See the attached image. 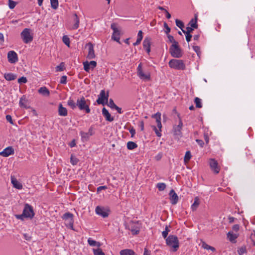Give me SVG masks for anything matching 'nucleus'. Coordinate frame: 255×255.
Returning <instances> with one entry per match:
<instances>
[{
  "mask_svg": "<svg viewBox=\"0 0 255 255\" xmlns=\"http://www.w3.org/2000/svg\"><path fill=\"white\" fill-rule=\"evenodd\" d=\"M78 161H79V160L77 158L73 156L72 155H71V158H70V162L72 165H76L78 163Z\"/></svg>",
  "mask_w": 255,
  "mask_h": 255,
  "instance_id": "37998d69",
  "label": "nucleus"
},
{
  "mask_svg": "<svg viewBox=\"0 0 255 255\" xmlns=\"http://www.w3.org/2000/svg\"><path fill=\"white\" fill-rule=\"evenodd\" d=\"M8 61L11 63L14 64L18 61V56L16 53L14 51H10L7 53Z\"/></svg>",
  "mask_w": 255,
  "mask_h": 255,
  "instance_id": "9b49d317",
  "label": "nucleus"
},
{
  "mask_svg": "<svg viewBox=\"0 0 255 255\" xmlns=\"http://www.w3.org/2000/svg\"><path fill=\"white\" fill-rule=\"evenodd\" d=\"M11 183L13 186L18 189H21L22 188V184L19 183L14 177H11Z\"/></svg>",
  "mask_w": 255,
  "mask_h": 255,
  "instance_id": "412c9836",
  "label": "nucleus"
},
{
  "mask_svg": "<svg viewBox=\"0 0 255 255\" xmlns=\"http://www.w3.org/2000/svg\"><path fill=\"white\" fill-rule=\"evenodd\" d=\"M188 25L194 28H197V15L195 14V18H192L188 23Z\"/></svg>",
  "mask_w": 255,
  "mask_h": 255,
  "instance_id": "b1692460",
  "label": "nucleus"
},
{
  "mask_svg": "<svg viewBox=\"0 0 255 255\" xmlns=\"http://www.w3.org/2000/svg\"><path fill=\"white\" fill-rule=\"evenodd\" d=\"M67 104L73 110L75 109L77 107L76 103H75L74 101L71 99L68 101Z\"/></svg>",
  "mask_w": 255,
  "mask_h": 255,
  "instance_id": "58836bf2",
  "label": "nucleus"
},
{
  "mask_svg": "<svg viewBox=\"0 0 255 255\" xmlns=\"http://www.w3.org/2000/svg\"><path fill=\"white\" fill-rule=\"evenodd\" d=\"M102 114L107 121L112 122L114 121V118L111 117V114L105 108H103L102 109Z\"/></svg>",
  "mask_w": 255,
  "mask_h": 255,
  "instance_id": "6ab92c4d",
  "label": "nucleus"
},
{
  "mask_svg": "<svg viewBox=\"0 0 255 255\" xmlns=\"http://www.w3.org/2000/svg\"><path fill=\"white\" fill-rule=\"evenodd\" d=\"M108 106L111 107L112 109H114L116 107V105L114 103V102L113 99H110L108 103Z\"/></svg>",
  "mask_w": 255,
  "mask_h": 255,
  "instance_id": "de8ad7c7",
  "label": "nucleus"
},
{
  "mask_svg": "<svg viewBox=\"0 0 255 255\" xmlns=\"http://www.w3.org/2000/svg\"><path fill=\"white\" fill-rule=\"evenodd\" d=\"M88 243L90 246L92 247L96 246L98 248H100V247L101 246V244L100 242H96V241L92 240L91 238L88 239Z\"/></svg>",
  "mask_w": 255,
  "mask_h": 255,
  "instance_id": "a878e982",
  "label": "nucleus"
},
{
  "mask_svg": "<svg viewBox=\"0 0 255 255\" xmlns=\"http://www.w3.org/2000/svg\"><path fill=\"white\" fill-rule=\"evenodd\" d=\"M111 29L113 30V33L112 36V38L115 41L120 43V31L118 29V28L116 26V24L115 23H113L111 25Z\"/></svg>",
  "mask_w": 255,
  "mask_h": 255,
  "instance_id": "9d476101",
  "label": "nucleus"
},
{
  "mask_svg": "<svg viewBox=\"0 0 255 255\" xmlns=\"http://www.w3.org/2000/svg\"><path fill=\"white\" fill-rule=\"evenodd\" d=\"M174 134L175 135L177 136L178 137H180L182 136V128H180V127H177V126L174 127Z\"/></svg>",
  "mask_w": 255,
  "mask_h": 255,
  "instance_id": "c85d7f7f",
  "label": "nucleus"
},
{
  "mask_svg": "<svg viewBox=\"0 0 255 255\" xmlns=\"http://www.w3.org/2000/svg\"><path fill=\"white\" fill-rule=\"evenodd\" d=\"M184 33L185 34L186 41L188 42L190 41L192 37V35L190 33Z\"/></svg>",
  "mask_w": 255,
  "mask_h": 255,
  "instance_id": "bf43d9fd",
  "label": "nucleus"
},
{
  "mask_svg": "<svg viewBox=\"0 0 255 255\" xmlns=\"http://www.w3.org/2000/svg\"><path fill=\"white\" fill-rule=\"evenodd\" d=\"M107 189V187L106 186H99L97 188V192H99L101 191L102 190H104Z\"/></svg>",
  "mask_w": 255,
  "mask_h": 255,
  "instance_id": "0e129e2a",
  "label": "nucleus"
},
{
  "mask_svg": "<svg viewBox=\"0 0 255 255\" xmlns=\"http://www.w3.org/2000/svg\"><path fill=\"white\" fill-rule=\"evenodd\" d=\"M120 255H137L132 250L125 249L120 251Z\"/></svg>",
  "mask_w": 255,
  "mask_h": 255,
  "instance_id": "4be33fe9",
  "label": "nucleus"
},
{
  "mask_svg": "<svg viewBox=\"0 0 255 255\" xmlns=\"http://www.w3.org/2000/svg\"><path fill=\"white\" fill-rule=\"evenodd\" d=\"M27 101L26 100V97L25 96H23L20 99L19 101V106L21 107H23L25 108H27L26 103Z\"/></svg>",
  "mask_w": 255,
  "mask_h": 255,
  "instance_id": "473e14b6",
  "label": "nucleus"
},
{
  "mask_svg": "<svg viewBox=\"0 0 255 255\" xmlns=\"http://www.w3.org/2000/svg\"><path fill=\"white\" fill-rule=\"evenodd\" d=\"M4 77L7 81H12L16 79V75L10 73H5L4 75Z\"/></svg>",
  "mask_w": 255,
  "mask_h": 255,
  "instance_id": "393cba45",
  "label": "nucleus"
},
{
  "mask_svg": "<svg viewBox=\"0 0 255 255\" xmlns=\"http://www.w3.org/2000/svg\"><path fill=\"white\" fill-rule=\"evenodd\" d=\"M175 22H176V25H177V26H178L179 28H180L182 30H183V28L184 27V23L182 21L176 19L175 20Z\"/></svg>",
  "mask_w": 255,
  "mask_h": 255,
  "instance_id": "79ce46f5",
  "label": "nucleus"
},
{
  "mask_svg": "<svg viewBox=\"0 0 255 255\" xmlns=\"http://www.w3.org/2000/svg\"><path fill=\"white\" fill-rule=\"evenodd\" d=\"M152 118H154L156 120V122L157 123V127L158 128H159V130H158L155 126H152L153 129L154 130L156 135L158 137H160L161 136V134L160 133L161 128H162V125L161 123V113L157 112L154 115L152 116Z\"/></svg>",
  "mask_w": 255,
  "mask_h": 255,
  "instance_id": "423d86ee",
  "label": "nucleus"
},
{
  "mask_svg": "<svg viewBox=\"0 0 255 255\" xmlns=\"http://www.w3.org/2000/svg\"><path fill=\"white\" fill-rule=\"evenodd\" d=\"M167 37H168V39L169 40V41L170 42H172V44H175V42H177L174 38L173 36L171 35H169V34H168L167 35Z\"/></svg>",
  "mask_w": 255,
  "mask_h": 255,
  "instance_id": "5fc2aeb1",
  "label": "nucleus"
},
{
  "mask_svg": "<svg viewBox=\"0 0 255 255\" xmlns=\"http://www.w3.org/2000/svg\"><path fill=\"white\" fill-rule=\"evenodd\" d=\"M210 246L207 244L205 242H203L202 244V247L204 249L209 250V247Z\"/></svg>",
  "mask_w": 255,
  "mask_h": 255,
  "instance_id": "e2e57ef3",
  "label": "nucleus"
},
{
  "mask_svg": "<svg viewBox=\"0 0 255 255\" xmlns=\"http://www.w3.org/2000/svg\"><path fill=\"white\" fill-rule=\"evenodd\" d=\"M129 230H130L133 235H137L139 232V230L138 228L135 227L133 224L128 226Z\"/></svg>",
  "mask_w": 255,
  "mask_h": 255,
  "instance_id": "bb28decb",
  "label": "nucleus"
},
{
  "mask_svg": "<svg viewBox=\"0 0 255 255\" xmlns=\"http://www.w3.org/2000/svg\"><path fill=\"white\" fill-rule=\"evenodd\" d=\"M62 218L65 220V222L70 221L71 219H73V215L70 212H67L63 214Z\"/></svg>",
  "mask_w": 255,
  "mask_h": 255,
  "instance_id": "cd10ccee",
  "label": "nucleus"
},
{
  "mask_svg": "<svg viewBox=\"0 0 255 255\" xmlns=\"http://www.w3.org/2000/svg\"><path fill=\"white\" fill-rule=\"evenodd\" d=\"M192 157V155L190 151H187L185 153V155L184 156V161L185 163H187L189 162L190 159Z\"/></svg>",
  "mask_w": 255,
  "mask_h": 255,
  "instance_id": "f704fd0d",
  "label": "nucleus"
},
{
  "mask_svg": "<svg viewBox=\"0 0 255 255\" xmlns=\"http://www.w3.org/2000/svg\"><path fill=\"white\" fill-rule=\"evenodd\" d=\"M168 64L171 68L178 70H183L186 68L183 61L181 59H171L169 61Z\"/></svg>",
  "mask_w": 255,
  "mask_h": 255,
  "instance_id": "20e7f679",
  "label": "nucleus"
},
{
  "mask_svg": "<svg viewBox=\"0 0 255 255\" xmlns=\"http://www.w3.org/2000/svg\"><path fill=\"white\" fill-rule=\"evenodd\" d=\"M164 27L165 28V33L168 34L170 32V28L168 26L166 22L164 23Z\"/></svg>",
  "mask_w": 255,
  "mask_h": 255,
  "instance_id": "13d9d810",
  "label": "nucleus"
},
{
  "mask_svg": "<svg viewBox=\"0 0 255 255\" xmlns=\"http://www.w3.org/2000/svg\"><path fill=\"white\" fill-rule=\"evenodd\" d=\"M60 82L61 84H66L67 83V76H62L61 77Z\"/></svg>",
  "mask_w": 255,
  "mask_h": 255,
  "instance_id": "4d7b16f0",
  "label": "nucleus"
},
{
  "mask_svg": "<svg viewBox=\"0 0 255 255\" xmlns=\"http://www.w3.org/2000/svg\"><path fill=\"white\" fill-rule=\"evenodd\" d=\"M95 212L97 214L102 216L103 218H106L109 215L107 211H106V210L102 207L97 206L96 208Z\"/></svg>",
  "mask_w": 255,
  "mask_h": 255,
  "instance_id": "dca6fc26",
  "label": "nucleus"
},
{
  "mask_svg": "<svg viewBox=\"0 0 255 255\" xmlns=\"http://www.w3.org/2000/svg\"><path fill=\"white\" fill-rule=\"evenodd\" d=\"M196 141L198 143V144H199L201 147L203 146V145L204 144V142L202 140L196 139Z\"/></svg>",
  "mask_w": 255,
  "mask_h": 255,
  "instance_id": "69168bd1",
  "label": "nucleus"
},
{
  "mask_svg": "<svg viewBox=\"0 0 255 255\" xmlns=\"http://www.w3.org/2000/svg\"><path fill=\"white\" fill-rule=\"evenodd\" d=\"M137 147L136 143L133 141H128L127 143V148L129 150L133 149Z\"/></svg>",
  "mask_w": 255,
  "mask_h": 255,
  "instance_id": "72a5a7b5",
  "label": "nucleus"
},
{
  "mask_svg": "<svg viewBox=\"0 0 255 255\" xmlns=\"http://www.w3.org/2000/svg\"><path fill=\"white\" fill-rule=\"evenodd\" d=\"M64 68V63H61L59 65H58L56 67V69L57 71H63Z\"/></svg>",
  "mask_w": 255,
  "mask_h": 255,
  "instance_id": "09e8293b",
  "label": "nucleus"
},
{
  "mask_svg": "<svg viewBox=\"0 0 255 255\" xmlns=\"http://www.w3.org/2000/svg\"><path fill=\"white\" fill-rule=\"evenodd\" d=\"M239 255H243L246 252V249L245 247H241L238 251Z\"/></svg>",
  "mask_w": 255,
  "mask_h": 255,
  "instance_id": "864d4df0",
  "label": "nucleus"
},
{
  "mask_svg": "<svg viewBox=\"0 0 255 255\" xmlns=\"http://www.w3.org/2000/svg\"><path fill=\"white\" fill-rule=\"evenodd\" d=\"M170 202L172 205H175L178 201V196L173 189H171L169 193Z\"/></svg>",
  "mask_w": 255,
  "mask_h": 255,
  "instance_id": "2eb2a0df",
  "label": "nucleus"
},
{
  "mask_svg": "<svg viewBox=\"0 0 255 255\" xmlns=\"http://www.w3.org/2000/svg\"><path fill=\"white\" fill-rule=\"evenodd\" d=\"M194 102L196 104V107L198 108H202V103H201V100L198 98V97H196L195 98V100H194Z\"/></svg>",
  "mask_w": 255,
  "mask_h": 255,
  "instance_id": "a19ab883",
  "label": "nucleus"
},
{
  "mask_svg": "<svg viewBox=\"0 0 255 255\" xmlns=\"http://www.w3.org/2000/svg\"><path fill=\"white\" fill-rule=\"evenodd\" d=\"M93 252L94 255H105L102 249L99 248L98 249H93Z\"/></svg>",
  "mask_w": 255,
  "mask_h": 255,
  "instance_id": "c9c22d12",
  "label": "nucleus"
},
{
  "mask_svg": "<svg viewBox=\"0 0 255 255\" xmlns=\"http://www.w3.org/2000/svg\"><path fill=\"white\" fill-rule=\"evenodd\" d=\"M193 50L195 51V52L197 53V55L200 57V55L201 54V51H200V48L198 46H193Z\"/></svg>",
  "mask_w": 255,
  "mask_h": 255,
  "instance_id": "3c124183",
  "label": "nucleus"
},
{
  "mask_svg": "<svg viewBox=\"0 0 255 255\" xmlns=\"http://www.w3.org/2000/svg\"><path fill=\"white\" fill-rule=\"evenodd\" d=\"M228 238H229V240L233 242L235 241V240L237 238L238 236L236 234H233L232 232H229L227 234Z\"/></svg>",
  "mask_w": 255,
  "mask_h": 255,
  "instance_id": "2f4dec72",
  "label": "nucleus"
},
{
  "mask_svg": "<svg viewBox=\"0 0 255 255\" xmlns=\"http://www.w3.org/2000/svg\"><path fill=\"white\" fill-rule=\"evenodd\" d=\"M194 28L192 27L191 26H188L186 28V30L183 29L182 30V32L183 33H188L191 34V33L193 31Z\"/></svg>",
  "mask_w": 255,
  "mask_h": 255,
  "instance_id": "603ef678",
  "label": "nucleus"
},
{
  "mask_svg": "<svg viewBox=\"0 0 255 255\" xmlns=\"http://www.w3.org/2000/svg\"><path fill=\"white\" fill-rule=\"evenodd\" d=\"M63 43L68 47H70V39L67 35H64L62 37Z\"/></svg>",
  "mask_w": 255,
  "mask_h": 255,
  "instance_id": "ea45409f",
  "label": "nucleus"
},
{
  "mask_svg": "<svg viewBox=\"0 0 255 255\" xmlns=\"http://www.w3.org/2000/svg\"><path fill=\"white\" fill-rule=\"evenodd\" d=\"M14 154V149L11 146L5 148L3 151L0 152V155L3 157H8L10 155Z\"/></svg>",
  "mask_w": 255,
  "mask_h": 255,
  "instance_id": "f3484780",
  "label": "nucleus"
},
{
  "mask_svg": "<svg viewBox=\"0 0 255 255\" xmlns=\"http://www.w3.org/2000/svg\"><path fill=\"white\" fill-rule=\"evenodd\" d=\"M90 103L89 100H86L84 97H82L77 99L76 105L80 111H84L86 113H90L91 112L89 108Z\"/></svg>",
  "mask_w": 255,
  "mask_h": 255,
  "instance_id": "7ed1b4c3",
  "label": "nucleus"
},
{
  "mask_svg": "<svg viewBox=\"0 0 255 255\" xmlns=\"http://www.w3.org/2000/svg\"><path fill=\"white\" fill-rule=\"evenodd\" d=\"M109 97V91H108L106 93L104 90L101 91L100 95H99L98 99L97 100V102L98 104L104 105L108 103V98Z\"/></svg>",
  "mask_w": 255,
  "mask_h": 255,
  "instance_id": "6e6552de",
  "label": "nucleus"
},
{
  "mask_svg": "<svg viewBox=\"0 0 255 255\" xmlns=\"http://www.w3.org/2000/svg\"><path fill=\"white\" fill-rule=\"evenodd\" d=\"M89 63L90 64V67L92 69H93L97 66V62L95 61H91L89 62Z\"/></svg>",
  "mask_w": 255,
  "mask_h": 255,
  "instance_id": "052dcab7",
  "label": "nucleus"
},
{
  "mask_svg": "<svg viewBox=\"0 0 255 255\" xmlns=\"http://www.w3.org/2000/svg\"><path fill=\"white\" fill-rule=\"evenodd\" d=\"M200 204L199 199L196 197L194 199V202L191 206V209L193 211H195L197 209L198 206Z\"/></svg>",
  "mask_w": 255,
  "mask_h": 255,
  "instance_id": "7c9ffc66",
  "label": "nucleus"
},
{
  "mask_svg": "<svg viewBox=\"0 0 255 255\" xmlns=\"http://www.w3.org/2000/svg\"><path fill=\"white\" fill-rule=\"evenodd\" d=\"M65 225L66 227L70 228L72 230H74L73 229V219H71L70 221H66Z\"/></svg>",
  "mask_w": 255,
  "mask_h": 255,
  "instance_id": "c03bdc74",
  "label": "nucleus"
},
{
  "mask_svg": "<svg viewBox=\"0 0 255 255\" xmlns=\"http://www.w3.org/2000/svg\"><path fill=\"white\" fill-rule=\"evenodd\" d=\"M51 7L56 9L58 7V0H50Z\"/></svg>",
  "mask_w": 255,
  "mask_h": 255,
  "instance_id": "e433bc0d",
  "label": "nucleus"
},
{
  "mask_svg": "<svg viewBox=\"0 0 255 255\" xmlns=\"http://www.w3.org/2000/svg\"><path fill=\"white\" fill-rule=\"evenodd\" d=\"M71 29H77L79 26L80 19L76 13H74L72 17Z\"/></svg>",
  "mask_w": 255,
  "mask_h": 255,
  "instance_id": "ddd939ff",
  "label": "nucleus"
},
{
  "mask_svg": "<svg viewBox=\"0 0 255 255\" xmlns=\"http://www.w3.org/2000/svg\"><path fill=\"white\" fill-rule=\"evenodd\" d=\"M20 36L25 43H28L33 40V35L29 28H24L21 32Z\"/></svg>",
  "mask_w": 255,
  "mask_h": 255,
  "instance_id": "0eeeda50",
  "label": "nucleus"
},
{
  "mask_svg": "<svg viewBox=\"0 0 255 255\" xmlns=\"http://www.w3.org/2000/svg\"><path fill=\"white\" fill-rule=\"evenodd\" d=\"M58 114L60 116L65 117L67 115V110L66 108L63 107L61 104L59 105Z\"/></svg>",
  "mask_w": 255,
  "mask_h": 255,
  "instance_id": "aec40b11",
  "label": "nucleus"
},
{
  "mask_svg": "<svg viewBox=\"0 0 255 255\" xmlns=\"http://www.w3.org/2000/svg\"><path fill=\"white\" fill-rule=\"evenodd\" d=\"M166 244L171 248V251L173 252H176L179 249V240L175 235H169L166 239Z\"/></svg>",
  "mask_w": 255,
  "mask_h": 255,
  "instance_id": "f03ea898",
  "label": "nucleus"
},
{
  "mask_svg": "<svg viewBox=\"0 0 255 255\" xmlns=\"http://www.w3.org/2000/svg\"><path fill=\"white\" fill-rule=\"evenodd\" d=\"M143 255H150V251L148 250L146 248L144 250Z\"/></svg>",
  "mask_w": 255,
  "mask_h": 255,
  "instance_id": "774afa93",
  "label": "nucleus"
},
{
  "mask_svg": "<svg viewBox=\"0 0 255 255\" xmlns=\"http://www.w3.org/2000/svg\"><path fill=\"white\" fill-rule=\"evenodd\" d=\"M6 119L7 122H9L11 124L13 125V121L10 115H7L6 116Z\"/></svg>",
  "mask_w": 255,
  "mask_h": 255,
  "instance_id": "680f3d73",
  "label": "nucleus"
},
{
  "mask_svg": "<svg viewBox=\"0 0 255 255\" xmlns=\"http://www.w3.org/2000/svg\"><path fill=\"white\" fill-rule=\"evenodd\" d=\"M16 2L12 0H8V6L9 8L13 9L14 8V7L16 5Z\"/></svg>",
  "mask_w": 255,
  "mask_h": 255,
  "instance_id": "8fccbe9b",
  "label": "nucleus"
},
{
  "mask_svg": "<svg viewBox=\"0 0 255 255\" xmlns=\"http://www.w3.org/2000/svg\"><path fill=\"white\" fill-rule=\"evenodd\" d=\"M166 185L164 183H158L156 185V187L160 191H163L166 188Z\"/></svg>",
  "mask_w": 255,
  "mask_h": 255,
  "instance_id": "4c0bfd02",
  "label": "nucleus"
},
{
  "mask_svg": "<svg viewBox=\"0 0 255 255\" xmlns=\"http://www.w3.org/2000/svg\"><path fill=\"white\" fill-rule=\"evenodd\" d=\"M34 214L33 207L28 204H25L22 214L16 215L15 217L17 219L23 220L24 218L32 219Z\"/></svg>",
  "mask_w": 255,
  "mask_h": 255,
  "instance_id": "f257e3e1",
  "label": "nucleus"
},
{
  "mask_svg": "<svg viewBox=\"0 0 255 255\" xmlns=\"http://www.w3.org/2000/svg\"><path fill=\"white\" fill-rule=\"evenodd\" d=\"M27 79L25 77H21L18 79V82L20 84L26 83L27 82Z\"/></svg>",
  "mask_w": 255,
  "mask_h": 255,
  "instance_id": "6e6d98bb",
  "label": "nucleus"
},
{
  "mask_svg": "<svg viewBox=\"0 0 255 255\" xmlns=\"http://www.w3.org/2000/svg\"><path fill=\"white\" fill-rule=\"evenodd\" d=\"M137 74L138 76L142 80H149L150 79V74L148 72H144L142 68V64H139L137 68Z\"/></svg>",
  "mask_w": 255,
  "mask_h": 255,
  "instance_id": "1a4fd4ad",
  "label": "nucleus"
},
{
  "mask_svg": "<svg viewBox=\"0 0 255 255\" xmlns=\"http://www.w3.org/2000/svg\"><path fill=\"white\" fill-rule=\"evenodd\" d=\"M169 232H170V230L168 229V227L166 226L165 227V231H164L162 232V235L164 239L167 238V236H168V233Z\"/></svg>",
  "mask_w": 255,
  "mask_h": 255,
  "instance_id": "a18cd8bd",
  "label": "nucleus"
},
{
  "mask_svg": "<svg viewBox=\"0 0 255 255\" xmlns=\"http://www.w3.org/2000/svg\"><path fill=\"white\" fill-rule=\"evenodd\" d=\"M233 230L236 232H238L239 230V226L237 224L234 225L233 226Z\"/></svg>",
  "mask_w": 255,
  "mask_h": 255,
  "instance_id": "338daca9",
  "label": "nucleus"
},
{
  "mask_svg": "<svg viewBox=\"0 0 255 255\" xmlns=\"http://www.w3.org/2000/svg\"><path fill=\"white\" fill-rule=\"evenodd\" d=\"M86 47H88V53L87 58L89 59H94L96 56L94 50V45L91 42H89L86 44Z\"/></svg>",
  "mask_w": 255,
  "mask_h": 255,
  "instance_id": "f8f14e48",
  "label": "nucleus"
},
{
  "mask_svg": "<svg viewBox=\"0 0 255 255\" xmlns=\"http://www.w3.org/2000/svg\"><path fill=\"white\" fill-rule=\"evenodd\" d=\"M84 69L86 72H89L90 69V65L88 61L83 63Z\"/></svg>",
  "mask_w": 255,
  "mask_h": 255,
  "instance_id": "49530a36",
  "label": "nucleus"
},
{
  "mask_svg": "<svg viewBox=\"0 0 255 255\" xmlns=\"http://www.w3.org/2000/svg\"><path fill=\"white\" fill-rule=\"evenodd\" d=\"M150 38L148 37H145L143 41V47L145 49L148 54H149L150 52Z\"/></svg>",
  "mask_w": 255,
  "mask_h": 255,
  "instance_id": "a211bd4d",
  "label": "nucleus"
},
{
  "mask_svg": "<svg viewBox=\"0 0 255 255\" xmlns=\"http://www.w3.org/2000/svg\"><path fill=\"white\" fill-rule=\"evenodd\" d=\"M38 93L44 96H49L50 94L49 91L45 87H42L39 89Z\"/></svg>",
  "mask_w": 255,
  "mask_h": 255,
  "instance_id": "5701e85b",
  "label": "nucleus"
},
{
  "mask_svg": "<svg viewBox=\"0 0 255 255\" xmlns=\"http://www.w3.org/2000/svg\"><path fill=\"white\" fill-rule=\"evenodd\" d=\"M80 134L81 136V138L83 141H87L90 136L88 133L84 132L83 131H80Z\"/></svg>",
  "mask_w": 255,
  "mask_h": 255,
  "instance_id": "c756f323",
  "label": "nucleus"
},
{
  "mask_svg": "<svg viewBox=\"0 0 255 255\" xmlns=\"http://www.w3.org/2000/svg\"><path fill=\"white\" fill-rule=\"evenodd\" d=\"M209 164L210 168L215 173L218 174L220 172V168L216 160L214 159H211Z\"/></svg>",
  "mask_w": 255,
  "mask_h": 255,
  "instance_id": "4468645a",
  "label": "nucleus"
},
{
  "mask_svg": "<svg viewBox=\"0 0 255 255\" xmlns=\"http://www.w3.org/2000/svg\"><path fill=\"white\" fill-rule=\"evenodd\" d=\"M169 52L171 56L175 58H179L182 56V51L178 42H175V44L171 45L169 48Z\"/></svg>",
  "mask_w": 255,
  "mask_h": 255,
  "instance_id": "39448f33",
  "label": "nucleus"
}]
</instances>
